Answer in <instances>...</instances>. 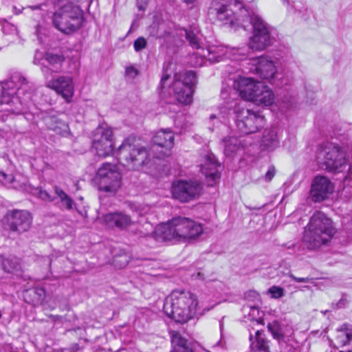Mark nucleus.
Masks as SVG:
<instances>
[{"mask_svg":"<svg viewBox=\"0 0 352 352\" xmlns=\"http://www.w3.org/2000/svg\"><path fill=\"white\" fill-rule=\"evenodd\" d=\"M209 12L225 25L228 24L234 30L249 27L252 29L248 46L255 51H262L274 41L273 28L253 10H249L238 0H212Z\"/></svg>","mask_w":352,"mask_h":352,"instance_id":"nucleus-1","label":"nucleus"},{"mask_svg":"<svg viewBox=\"0 0 352 352\" xmlns=\"http://www.w3.org/2000/svg\"><path fill=\"white\" fill-rule=\"evenodd\" d=\"M81 0H63L60 2H50L46 1L45 3L28 6L32 10H43L47 5L58 6L52 16L53 25L59 31L65 34H71L82 26L83 11L79 6L74 3Z\"/></svg>","mask_w":352,"mask_h":352,"instance_id":"nucleus-2","label":"nucleus"},{"mask_svg":"<svg viewBox=\"0 0 352 352\" xmlns=\"http://www.w3.org/2000/svg\"><path fill=\"white\" fill-rule=\"evenodd\" d=\"M197 296L189 291L174 290L164 301L165 314L178 324H186L193 319L198 306Z\"/></svg>","mask_w":352,"mask_h":352,"instance_id":"nucleus-3","label":"nucleus"},{"mask_svg":"<svg viewBox=\"0 0 352 352\" xmlns=\"http://www.w3.org/2000/svg\"><path fill=\"white\" fill-rule=\"evenodd\" d=\"M155 232L164 241H186L203 232L201 223L184 217H176L157 226Z\"/></svg>","mask_w":352,"mask_h":352,"instance_id":"nucleus-4","label":"nucleus"},{"mask_svg":"<svg viewBox=\"0 0 352 352\" xmlns=\"http://www.w3.org/2000/svg\"><path fill=\"white\" fill-rule=\"evenodd\" d=\"M335 234L332 221L320 211L314 212L305 228L303 241L309 249L326 244Z\"/></svg>","mask_w":352,"mask_h":352,"instance_id":"nucleus-5","label":"nucleus"},{"mask_svg":"<svg viewBox=\"0 0 352 352\" xmlns=\"http://www.w3.org/2000/svg\"><path fill=\"white\" fill-rule=\"evenodd\" d=\"M120 164L129 170H140L148 166L151 156L146 147L126 139L116 151Z\"/></svg>","mask_w":352,"mask_h":352,"instance_id":"nucleus-6","label":"nucleus"},{"mask_svg":"<svg viewBox=\"0 0 352 352\" xmlns=\"http://www.w3.org/2000/svg\"><path fill=\"white\" fill-rule=\"evenodd\" d=\"M316 157L322 168L328 171L342 172L347 166L345 151L331 143L322 146Z\"/></svg>","mask_w":352,"mask_h":352,"instance_id":"nucleus-7","label":"nucleus"},{"mask_svg":"<svg viewBox=\"0 0 352 352\" xmlns=\"http://www.w3.org/2000/svg\"><path fill=\"white\" fill-rule=\"evenodd\" d=\"M196 82V75L192 71L179 72L174 75L172 89L175 100L182 104H188L192 101L193 86Z\"/></svg>","mask_w":352,"mask_h":352,"instance_id":"nucleus-8","label":"nucleus"},{"mask_svg":"<svg viewBox=\"0 0 352 352\" xmlns=\"http://www.w3.org/2000/svg\"><path fill=\"white\" fill-rule=\"evenodd\" d=\"M3 89V94L16 95L15 99L23 106H28L32 100L34 93L33 85L19 74L12 75L10 80L4 84Z\"/></svg>","mask_w":352,"mask_h":352,"instance_id":"nucleus-9","label":"nucleus"},{"mask_svg":"<svg viewBox=\"0 0 352 352\" xmlns=\"http://www.w3.org/2000/svg\"><path fill=\"white\" fill-rule=\"evenodd\" d=\"M234 112L236 129L241 134L255 133L264 125V117L258 112L252 111L240 105L235 107Z\"/></svg>","mask_w":352,"mask_h":352,"instance_id":"nucleus-10","label":"nucleus"},{"mask_svg":"<svg viewBox=\"0 0 352 352\" xmlns=\"http://www.w3.org/2000/svg\"><path fill=\"white\" fill-rule=\"evenodd\" d=\"M96 180L100 191L114 194L120 187L121 174L115 164L103 163L98 169Z\"/></svg>","mask_w":352,"mask_h":352,"instance_id":"nucleus-11","label":"nucleus"},{"mask_svg":"<svg viewBox=\"0 0 352 352\" xmlns=\"http://www.w3.org/2000/svg\"><path fill=\"white\" fill-rule=\"evenodd\" d=\"M201 184L197 180L179 179L172 184L173 198L181 203H187L198 199L202 194Z\"/></svg>","mask_w":352,"mask_h":352,"instance_id":"nucleus-12","label":"nucleus"},{"mask_svg":"<svg viewBox=\"0 0 352 352\" xmlns=\"http://www.w3.org/2000/svg\"><path fill=\"white\" fill-rule=\"evenodd\" d=\"M32 217L28 210L13 209L8 210L3 219L4 228L11 232L21 234L31 228Z\"/></svg>","mask_w":352,"mask_h":352,"instance_id":"nucleus-13","label":"nucleus"},{"mask_svg":"<svg viewBox=\"0 0 352 352\" xmlns=\"http://www.w3.org/2000/svg\"><path fill=\"white\" fill-rule=\"evenodd\" d=\"M92 148L99 157H105L113 153V131L111 128L100 125L94 130Z\"/></svg>","mask_w":352,"mask_h":352,"instance_id":"nucleus-14","label":"nucleus"},{"mask_svg":"<svg viewBox=\"0 0 352 352\" xmlns=\"http://www.w3.org/2000/svg\"><path fill=\"white\" fill-rule=\"evenodd\" d=\"M200 55L211 61H219L221 56L236 60L239 56H244L245 52L243 48L239 47L209 46L206 50L202 49Z\"/></svg>","mask_w":352,"mask_h":352,"instance_id":"nucleus-15","label":"nucleus"},{"mask_svg":"<svg viewBox=\"0 0 352 352\" xmlns=\"http://www.w3.org/2000/svg\"><path fill=\"white\" fill-rule=\"evenodd\" d=\"M200 167L202 174L208 180V185L213 186L215 181L220 178L221 164L212 153L204 155Z\"/></svg>","mask_w":352,"mask_h":352,"instance_id":"nucleus-16","label":"nucleus"},{"mask_svg":"<svg viewBox=\"0 0 352 352\" xmlns=\"http://www.w3.org/2000/svg\"><path fill=\"white\" fill-rule=\"evenodd\" d=\"M47 87L56 91L68 102L74 96V86L72 78L69 76H61L49 80Z\"/></svg>","mask_w":352,"mask_h":352,"instance_id":"nucleus-17","label":"nucleus"},{"mask_svg":"<svg viewBox=\"0 0 352 352\" xmlns=\"http://www.w3.org/2000/svg\"><path fill=\"white\" fill-rule=\"evenodd\" d=\"M261 83L254 81L251 78L239 77L234 80L233 88L242 98L252 101Z\"/></svg>","mask_w":352,"mask_h":352,"instance_id":"nucleus-18","label":"nucleus"},{"mask_svg":"<svg viewBox=\"0 0 352 352\" xmlns=\"http://www.w3.org/2000/svg\"><path fill=\"white\" fill-rule=\"evenodd\" d=\"M333 190V186L331 181L324 176H316L311 184L310 194L315 202H320L325 199L328 195Z\"/></svg>","mask_w":352,"mask_h":352,"instance_id":"nucleus-19","label":"nucleus"},{"mask_svg":"<svg viewBox=\"0 0 352 352\" xmlns=\"http://www.w3.org/2000/svg\"><path fill=\"white\" fill-rule=\"evenodd\" d=\"M153 142L155 146L162 148L160 153L155 157L162 158L169 155L174 144V135L170 129H162L153 136Z\"/></svg>","mask_w":352,"mask_h":352,"instance_id":"nucleus-20","label":"nucleus"},{"mask_svg":"<svg viewBox=\"0 0 352 352\" xmlns=\"http://www.w3.org/2000/svg\"><path fill=\"white\" fill-rule=\"evenodd\" d=\"M103 222L109 228H126L132 224L130 216L122 212L107 213L102 216Z\"/></svg>","mask_w":352,"mask_h":352,"instance_id":"nucleus-21","label":"nucleus"},{"mask_svg":"<svg viewBox=\"0 0 352 352\" xmlns=\"http://www.w3.org/2000/svg\"><path fill=\"white\" fill-rule=\"evenodd\" d=\"M254 71L261 78L270 81L274 78L276 69L272 60L266 57L261 56L258 58Z\"/></svg>","mask_w":352,"mask_h":352,"instance_id":"nucleus-22","label":"nucleus"},{"mask_svg":"<svg viewBox=\"0 0 352 352\" xmlns=\"http://www.w3.org/2000/svg\"><path fill=\"white\" fill-rule=\"evenodd\" d=\"M45 60L50 66H43L41 67V71L46 79L50 78L52 73H58L62 71L63 63L65 61V57L63 55L47 53L45 56Z\"/></svg>","mask_w":352,"mask_h":352,"instance_id":"nucleus-23","label":"nucleus"},{"mask_svg":"<svg viewBox=\"0 0 352 352\" xmlns=\"http://www.w3.org/2000/svg\"><path fill=\"white\" fill-rule=\"evenodd\" d=\"M279 145L277 129L275 128L267 129L264 131L261 142L262 150L273 151Z\"/></svg>","mask_w":352,"mask_h":352,"instance_id":"nucleus-24","label":"nucleus"},{"mask_svg":"<svg viewBox=\"0 0 352 352\" xmlns=\"http://www.w3.org/2000/svg\"><path fill=\"white\" fill-rule=\"evenodd\" d=\"M173 349L171 352H193L191 343L176 331H170Z\"/></svg>","mask_w":352,"mask_h":352,"instance_id":"nucleus-25","label":"nucleus"},{"mask_svg":"<svg viewBox=\"0 0 352 352\" xmlns=\"http://www.w3.org/2000/svg\"><path fill=\"white\" fill-rule=\"evenodd\" d=\"M254 96L252 102L257 104L270 106L272 104L274 100L272 91L263 82L261 83V86L257 89V93Z\"/></svg>","mask_w":352,"mask_h":352,"instance_id":"nucleus-26","label":"nucleus"},{"mask_svg":"<svg viewBox=\"0 0 352 352\" xmlns=\"http://www.w3.org/2000/svg\"><path fill=\"white\" fill-rule=\"evenodd\" d=\"M45 122L49 129L54 131L57 134L66 135L69 133L68 124L56 116L46 117Z\"/></svg>","mask_w":352,"mask_h":352,"instance_id":"nucleus-27","label":"nucleus"},{"mask_svg":"<svg viewBox=\"0 0 352 352\" xmlns=\"http://www.w3.org/2000/svg\"><path fill=\"white\" fill-rule=\"evenodd\" d=\"M223 142L224 145V153L226 156L232 155L245 146L243 140L234 136L223 139Z\"/></svg>","mask_w":352,"mask_h":352,"instance_id":"nucleus-28","label":"nucleus"},{"mask_svg":"<svg viewBox=\"0 0 352 352\" xmlns=\"http://www.w3.org/2000/svg\"><path fill=\"white\" fill-rule=\"evenodd\" d=\"M56 197L59 199L62 209L71 210L74 202L73 199L60 187L56 186L54 188Z\"/></svg>","mask_w":352,"mask_h":352,"instance_id":"nucleus-29","label":"nucleus"},{"mask_svg":"<svg viewBox=\"0 0 352 352\" xmlns=\"http://www.w3.org/2000/svg\"><path fill=\"white\" fill-rule=\"evenodd\" d=\"M263 331L258 330L256 332V343H252L251 347L254 351L270 352L269 341L263 337Z\"/></svg>","mask_w":352,"mask_h":352,"instance_id":"nucleus-30","label":"nucleus"},{"mask_svg":"<svg viewBox=\"0 0 352 352\" xmlns=\"http://www.w3.org/2000/svg\"><path fill=\"white\" fill-rule=\"evenodd\" d=\"M180 35H184L186 40L189 42L190 46L193 48L201 49V41L199 37L198 33H195L193 31L182 30H180Z\"/></svg>","mask_w":352,"mask_h":352,"instance_id":"nucleus-31","label":"nucleus"},{"mask_svg":"<svg viewBox=\"0 0 352 352\" xmlns=\"http://www.w3.org/2000/svg\"><path fill=\"white\" fill-rule=\"evenodd\" d=\"M0 263L2 269L8 273H11L16 270L19 264L16 258H4L3 256H0Z\"/></svg>","mask_w":352,"mask_h":352,"instance_id":"nucleus-32","label":"nucleus"},{"mask_svg":"<svg viewBox=\"0 0 352 352\" xmlns=\"http://www.w3.org/2000/svg\"><path fill=\"white\" fill-rule=\"evenodd\" d=\"M267 327L274 339L278 341L283 340L284 335L282 333L280 324L278 321L274 320L272 322H269Z\"/></svg>","mask_w":352,"mask_h":352,"instance_id":"nucleus-33","label":"nucleus"},{"mask_svg":"<svg viewBox=\"0 0 352 352\" xmlns=\"http://www.w3.org/2000/svg\"><path fill=\"white\" fill-rule=\"evenodd\" d=\"M129 262L128 256L126 254L116 255L114 256L113 263L115 266L119 268L124 267Z\"/></svg>","mask_w":352,"mask_h":352,"instance_id":"nucleus-34","label":"nucleus"},{"mask_svg":"<svg viewBox=\"0 0 352 352\" xmlns=\"http://www.w3.org/2000/svg\"><path fill=\"white\" fill-rule=\"evenodd\" d=\"M267 293L271 294L272 298L278 299L285 295V290L280 287L272 286L269 288Z\"/></svg>","mask_w":352,"mask_h":352,"instance_id":"nucleus-35","label":"nucleus"},{"mask_svg":"<svg viewBox=\"0 0 352 352\" xmlns=\"http://www.w3.org/2000/svg\"><path fill=\"white\" fill-rule=\"evenodd\" d=\"M2 30L6 34L18 35L19 33L17 28L7 21L3 23Z\"/></svg>","mask_w":352,"mask_h":352,"instance_id":"nucleus-36","label":"nucleus"},{"mask_svg":"<svg viewBox=\"0 0 352 352\" xmlns=\"http://www.w3.org/2000/svg\"><path fill=\"white\" fill-rule=\"evenodd\" d=\"M36 194L38 198L46 201L52 202L56 199L55 197L52 196L48 192L41 188H37L36 190Z\"/></svg>","mask_w":352,"mask_h":352,"instance_id":"nucleus-37","label":"nucleus"},{"mask_svg":"<svg viewBox=\"0 0 352 352\" xmlns=\"http://www.w3.org/2000/svg\"><path fill=\"white\" fill-rule=\"evenodd\" d=\"M14 177L12 175H8L4 172L0 171V182L3 185H8L13 182Z\"/></svg>","mask_w":352,"mask_h":352,"instance_id":"nucleus-38","label":"nucleus"},{"mask_svg":"<svg viewBox=\"0 0 352 352\" xmlns=\"http://www.w3.org/2000/svg\"><path fill=\"white\" fill-rule=\"evenodd\" d=\"M146 41L144 37L138 38L133 43L134 49L136 52H140L146 46Z\"/></svg>","mask_w":352,"mask_h":352,"instance_id":"nucleus-39","label":"nucleus"},{"mask_svg":"<svg viewBox=\"0 0 352 352\" xmlns=\"http://www.w3.org/2000/svg\"><path fill=\"white\" fill-rule=\"evenodd\" d=\"M288 276L291 278L292 280H294L296 283H312L314 278H309V277H302V278H298L295 276L293 274H288Z\"/></svg>","mask_w":352,"mask_h":352,"instance_id":"nucleus-40","label":"nucleus"},{"mask_svg":"<svg viewBox=\"0 0 352 352\" xmlns=\"http://www.w3.org/2000/svg\"><path fill=\"white\" fill-rule=\"evenodd\" d=\"M276 174V168L274 166H270L265 175L266 182H270Z\"/></svg>","mask_w":352,"mask_h":352,"instance_id":"nucleus-41","label":"nucleus"},{"mask_svg":"<svg viewBox=\"0 0 352 352\" xmlns=\"http://www.w3.org/2000/svg\"><path fill=\"white\" fill-rule=\"evenodd\" d=\"M125 73L128 76L132 78H134L139 74L138 70L133 66L127 67Z\"/></svg>","mask_w":352,"mask_h":352,"instance_id":"nucleus-42","label":"nucleus"},{"mask_svg":"<svg viewBox=\"0 0 352 352\" xmlns=\"http://www.w3.org/2000/svg\"><path fill=\"white\" fill-rule=\"evenodd\" d=\"M352 329V325L349 323H344L342 325H340L337 331L338 332H348L350 330Z\"/></svg>","mask_w":352,"mask_h":352,"instance_id":"nucleus-43","label":"nucleus"},{"mask_svg":"<svg viewBox=\"0 0 352 352\" xmlns=\"http://www.w3.org/2000/svg\"><path fill=\"white\" fill-rule=\"evenodd\" d=\"M170 78L169 74H164L162 76L161 81H160V86L162 88L164 87V85L166 82Z\"/></svg>","mask_w":352,"mask_h":352,"instance_id":"nucleus-44","label":"nucleus"},{"mask_svg":"<svg viewBox=\"0 0 352 352\" xmlns=\"http://www.w3.org/2000/svg\"><path fill=\"white\" fill-rule=\"evenodd\" d=\"M346 302H347V300L345 298H342L339 300V302L336 304V307L337 309L342 308V307H344L346 305Z\"/></svg>","mask_w":352,"mask_h":352,"instance_id":"nucleus-45","label":"nucleus"},{"mask_svg":"<svg viewBox=\"0 0 352 352\" xmlns=\"http://www.w3.org/2000/svg\"><path fill=\"white\" fill-rule=\"evenodd\" d=\"M345 180L352 179V167H350L347 175L345 177Z\"/></svg>","mask_w":352,"mask_h":352,"instance_id":"nucleus-46","label":"nucleus"},{"mask_svg":"<svg viewBox=\"0 0 352 352\" xmlns=\"http://www.w3.org/2000/svg\"><path fill=\"white\" fill-rule=\"evenodd\" d=\"M346 338L348 341H352V329L346 333Z\"/></svg>","mask_w":352,"mask_h":352,"instance_id":"nucleus-47","label":"nucleus"},{"mask_svg":"<svg viewBox=\"0 0 352 352\" xmlns=\"http://www.w3.org/2000/svg\"><path fill=\"white\" fill-rule=\"evenodd\" d=\"M213 307H214V305L210 306V307H204V309H203V313L202 314H205L206 311H209Z\"/></svg>","mask_w":352,"mask_h":352,"instance_id":"nucleus-48","label":"nucleus"},{"mask_svg":"<svg viewBox=\"0 0 352 352\" xmlns=\"http://www.w3.org/2000/svg\"><path fill=\"white\" fill-rule=\"evenodd\" d=\"M210 120H217L218 122L219 121V119L217 118V116L214 114H212L210 116Z\"/></svg>","mask_w":352,"mask_h":352,"instance_id":"nucleus-49","label":"nucleus"},{"mask_svg":"<svg viewBox=\"0 0 352 352\" xmlns=\"http://www.w3.org/2000/svg\"><path fill=\"white\" fill-rule=\"evenodd\" d=\"M350 342H351L350 341H348V340L346 339V340L342 341V346L348 345V344H349Z\"/></svg>","mask_w":352,"mask_h":352,"instance_id":"nucleus-50","label":"nucleus"},{"mask_svg":"<svg viewBox=\"0 0 352 352\" xmlns=\"http://www.w3.org/2000/svg\"><path fill=\"white\" fill-rule=\"evenodd\" d=\"M195 0H184V2L187 3H192L194 2Z\"/></svg>","mask_w":352,"mask_h":352,"instance_id":"nucleus-51","label":"nucleus"},{"mask_svg":"<svg viewBox=\"0 0 352 352\" xmlns=\"http://www.w3.org/2000/svg\"><path fill=\"white\" fill-rule=\"evenodd\" d=\"M77 211L78 212V213L82 215V216H86V212L85 213H83L82 212L77 210Z\"/></svg>","mask_w":352,"mask_h":352,"instance_id":"nucleus-52","label":"nucleus"},{"mask_svg":"<svg viewBox=\"0 0 352 352\" xmlns=\"http://www.w3.org/2000/svg\"><path fill=\"white\" fill-rule=\"evenodd\" d=\"M250 294H252L253 296H258V294L256 292L250 291Z\"/></svg>","mask_w":352,"mask_h":352,"instance_id":"nucleus-53","label":"nucleus"},{"mask_svg":"<svg viewBox=\"0 0 352 352\" xmlns=\"http://www.w3.org/2000/svg\"><path fill=\"white\" fill-rule=\"evenodd\" d=\"M252 311L254 312V311H258V309L256 307H251Z\"/></svg>","mask_w":352,"mask_h":352,"instance_id":"nucleus-54","label":"nucleus"},{"mask_svg":"<svg viewBox=\"0 0 352 352\" xmlns=\"http://www.w3.org/2000/svg\"><path fill=\"white\" fill-rule=\"evenodd\" d=\"M261 208H262V206H261V207H258V208H254V209L260 210ZM250 208V210H253V208Z\"/></svg>","mask_w":352,"mask_h":352,"instance_id":"nucleus-55","label":"nucleus"},{"mask_svg":"<svg viewBox=\"0 0 352 352\" xmlns=\"http://www.w3.org/2000/svg\"><path fill=\"white\" fill-rule=\"evenodd\" d=\"M23 109H19V110H18V111H17V113H21V112L23 111Z\"/></svg>","mask_w":352,"mask_h":352,"instance_id":"nucleus-56","label":"nucleus"},{"mask_svg":"<svg viewBox=\"0 0 352 352\" xmlns=\"http://www.w3.org/2000/svg\"><path fill=\"white\" fill-rule=\"evenodd\" d=\"M140 10H144V8L142 6H139Z\"/></svg>","mask_w":352,"mask_h":352,"instance_id":"nucleus-57","label":"nucleus"},{"mask_svg":"<svg viewBox=\"0 0 352 352\" xmlns=\"http://www.w3.org/2000/svg\"><path fill=\"white\" fill-rule=\"evenodd\" d=\"M252 338H253V336H252V335L251 334V335L250 336V340H252Z\"/></svg>","mask_w":352,"mask_h":352,"instance_id":"nucleus-58","label":"nucleus"},{"mask_svg":"<svg viewBox=\"0 0 352 352\" xmlns=\"http://www.w3.org/2000/svg\"><path fill=\"white\" fill-rule=\"evenodd\" d=\"M220 344H221V341H219V342L217 343V345L220 346Z\"/></svg>","mask_w":352,"mask_h":352,"instance_id":"nucleus-59","label":"nucleus"},{"mask_svg":"<svg viewBox=\"0 0 352 352\" xmlns=\"http://www.w3.org/2000/svg\"><path fill=\"white\" fill-rule=\"evenodd\" d=\"M256 322H257L258 323H261V320H256Z\"/></svg>","mask_w":352,"mask_h":352,"instance_id":"nucleus-60","label":"nucleus"}]
</instances>
